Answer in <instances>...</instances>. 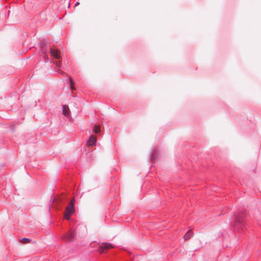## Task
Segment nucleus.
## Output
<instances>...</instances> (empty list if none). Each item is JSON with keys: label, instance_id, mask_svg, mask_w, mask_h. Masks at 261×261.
Masks as SVG:
<instances>
[{"label": "nucleus", "instance_id": "f257e3e1", "mask_svg": "<svg viewBox=\"0 0 261 261\" xmlns=\"http://www.w3.org/2000/svg\"><path fill=\"white\" fill-rule=\"evenodd\" d=\"M74 212V206H70L68 205L65 209V211L64 212V218L66 220H69L70 218L71 215L73 214Z\"/></svg>", "mask_w": 261, "mask_h": 261}, {"label": "nucleus", "instance_id": "f03ea898", "mask_svg": "<svg viewBox=\"0 0 261 261\" xmlns=\"http://www.w3.org/2000/svg\"><path fill=\"white\" fill-rule=\"evenodd\" d=\"M114 247V245L112 244L109 243H102L99 247V252L100 253H103L105 249H110L111 248H113Z\"/></svg>", "mask_w": 261, "mask_h": 261}, {"label": "nucleus", "instance_id": "7ed1b4c3", "mask_svg": "<svg viewBox=\"0 0 261 261\" xmlns=\"http://www.w3.org/2000/svg\"><path fill=\"white\" fill-rule=\"evenodd\" d=\"M75 237V232L73 230H70L68 232L65 234L64 236V239L68 242L72 241Z\"/></svg>", "mask_w": 261, "mask_h": 261}, {"label": "nucleus", "instance_id": "20e7f679", "mask_svg": "<svg viewBox=\"0 0 261 261\" xmlns=\"http://www.w3.org/2000/svg\"><path fill=\"white\" fill-rule=\"evenodd\" d=\"M96 142V138L94 136H91L89 139V140L87 141V145L89 146H91L92 145H94Z\"/></svg>", "mask_w": 261, "mask_h": 261}, {"label": "nucleus", "instance_id": "39448f33", "mask_svg": "<svg viewBox=\"0 0 261 261\" xmlns=\"http://www.w3.org/2000/svg\"><path fill=\"white\" fill-rule=\"evenodd\" d=\"M51 55L55 58L58 59H60V53L59 51L55 48L50 49Z\"/></svg>", "mask_w": 261, "mask_h": 261}, {"label": "nucleus", "instance_id": "423d86ee", "mask_svg": "<svg viewBox=\"0 0 261 261\" xmlns=\"http://www.w3.org/2000/svg\"><path fill=\"white\" fill-rule=\"evenodd\" d=\"M63 113L66 117H68L69 116L70 110L67 106H66V105L63 106Z\"/></svg>", "mask_w": 261, "mask_h": 261}, {"label": "nucleus", "instance_id": "0eeeda50", "mask_svg": "<svg viewBox=\"0 0 261 261\" xmlns=\"http://www.w3.org/2000/svg\"><path fill=\"white\" fill-rule=\"evenodd\" d=\"M243 222V218L240 216H238L236 218L235 220V225L239 224H242Z\"/></svg>", "mask_w": 261, "mask_h": 261}, {"label": "nucleus", "instance_id": "6e6552de", "mask_svg": "<svg viewBox=\"0 0 261 261\" xmlns=\"http://www.w3.org/2000/svg\"><path fill=\"white\" fill-rule=\"evenodd\" d=\"M192 236V232L191 230H189L184 236V238L185 240H189Z\"/></svg>", "mask_w": 261, "mask_h": 261}, {"label": "nucleus", "instance_id": "1a4fd4ad", "mask_svg": "<svg viewBox=\"0 0 261 261\" xmlns=\"http://www.w3.org/2000/svg\"><path fill=\"white\" fill-rule=\"evenodd\" d=\"M20 242L22 244H25L28 243H30L31 242V240L28 238H23L20 241Z\"/></svg>", "mask_w": 261, "mask_h": 261}, {"label": "nucleus", "instance_id": "9d476101", "mask_svg": "<svg viewBox=\"0 0 261 261\" xmlns=\"http://www.w3.org/2000/svg\"><path fill=\"white\" fill-rule=\"evenodd\" d=\"M100 132V127L99 125H96L94 126V132L95 134H98Z\"/></svg>", "mask_w": 261, "mask_h": 261}, {"label": "nucleus", "instance_id": "9b49d317", "mask_svg": "<svg viewBox=\"0 0 261 261\" xmlns=\"http://www.w3.org/2000/svg\"><path fill=\"white\" fill-rule=\"evenodd\" d=\"M69 80H70V84H71V89L72 90H74V86H73V82L72 80V79L71 77L69 78Z\"/></svg>", "mask_w": 261, "mask_h": 261}, {"label": "nucleus", "instance_id": "f8f14e48", "mask_svg": "<svg viewBox=\"0 0 261 261\" xmlns=\"http://www.w3.org/2000/svg\"><path fill=\"white\" fill-rule=\"evenodd\" d=\"M74 203H75V200H74V199H72L71 200V201H70V203L69 204V205H70V206H74Z\"/></svg>", "mask_w": 261, "mask_h": 261}, {"label": "nucleus", "instance_id": "ddd939ff", "mask_svg": "<svg viewBox=\"0 0 261 261\" xmlns=\"http://www.w3.org/2000/svg\"><path fill=\"white\" fill-rule=\"evenodd\" d=\"M55 64L58 67L61 66V62H60L57 61L55 62Z\"/></svg>", "mask_w": 261, "mask_h": 261}, {"label": "nucleus", "instance_id": "4468645a", "mask_svg": "<svg viewBox=\"0 0 261 261\" xmlns=\"http://www.w3.org/2000/svg\"><path fill=\"white\" fill-rule=\"evenodd\" d=\"M79 5H80V3L79 2H77L76 3L75 5V6H78Z\"/></svg>", "mask_w": 261, "mask_h": 261}]
</instances>
